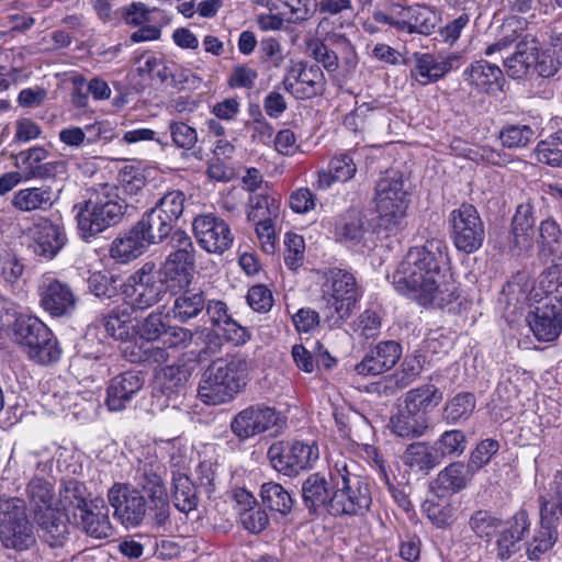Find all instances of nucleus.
Listing matches in <instances>:
<instances>
[{
	"instance_id": "nucleus-14",
	"label": "nucleus",
	"mask_w": 562,
	"mask_h": 562,
	"mask_svg": "<svg viewBox=\"0 0 562 562\" xmlns=\"http://www.w3.org/2000/svg\"><path fill=\"white\" fill-rule=\"evenodd\" d=\"M192 229L199 245L210 254L222 255L233 245L234 235L229 225L212 213L196 215Z\"/></svg>"
},
{
	"instance_id": "nucleus-64",
	"label": "nucleus",
	"mask_w": 562,
	"mask_h": 562,
	"mask_svg": "<svg viewBox=\"0 0 562 562\" xmlns=\"http://www.w3.org/2000/svg\"><path fill=\"white\" fill-rule=\"evenodd\" d=\"M130 322V313L127 310L120 307L113 308L104 319L106 333L115 339L124 340L128 331L126 324Z\"/></svg>"
},
{
	"instance_id": "nucleus-34",
	"label": "nucleus",
	"mask_w": 562,
	"mask_h": 562,
	"mask_svg": "<svg viewBox=\"0 0 562 562\" xmlns=\"http://www.w3.org/2000/svg\"><path fill=\"white\" fill-rule=\"evenodd\" d=\"M402 460L413 472L423 475H428L442 462L435 445L427 441H416L408 445Z\"/></svg>"
},
{
	"instance_id": "nucleus-21",
	"label": "nucleus",
	"mask_w": 562,
	"mask_h": 562,
	"mask_svg": "<svg viewBox=\"0 0 562 562\" xmlns=\"http://www.w3.org/2000/svg\"><path fill=\"white\" fill-rule=\"evenodd\" d=\"M145 375L140 371H125L114 376L108 386L106 405L110 411H123L143 389Z\"/></svg>"
},
{
	"instance_id": "nucleus-11",
	"label": "nucleus",
	"mask_w": 562,
	"mask_h": 562,
	"mask_svg": "<svg viewBox=\"0 0 562 562\" xmlns=\"http://www.w3.org/2000/svg\"><path fill=\"white\" fill-rule=\"evenodd\" d=\"M267 457L276 471L291 477L311 469L319 451L315 442L280 440L269 447Z\"/></svg>"
},
{
	"instance_id": "nucleus-42",
	"label": "nucleus",
	"mask_w": 562,
	"mask_h": 562,
	"mask_svg": "<svg viewBox=\"0 0 562 562\" xmlns=\"http://www.w3.org/2000/svg\"><path fill=\"white\" fill-rule=\"evenodd\" d=\"M34 520L43 531V539L53 548L63 547L68 539V525L54 510L45 512V514L35 517Z\"/></svg>"
},
{
	"instance_id": "nucleus-39",
	"label": "nucleus",
	"mask_w": 562,
	"mask_h": 562,
	"mask_svg": "<svg viewBox=\"0 0 562 562\" xmlns=\"http://www.w3.org/2000/svg\"><path fill=\"white\" fill-rule=\"evenodd\" d=\"M190 376L191 372L184 363H173L162 367L156 373V381L161 392L171 397L186 391Z\"/></svg>"
},
{
	"instance_id": "nucleus-56",
	"label": "nucleus",
	"mask_w": 562,
	"mask_h": 562,
	"mask_svg": "<svg viewBox=\"0 0 562 562\" xmlns=\"http://www.w3.org/2000/svg\"><path fill=\"white\" fill-rule=\"evenodd\" d=\"M145 59L144 64L137 68L139 76L147 75L150 78H157L160 82H166L168 78L172 77L173 64L166 61L161 56L155 54H146L140 56Z\"/></svg>"
},
{
	"instance_id": "nucleus-22",
	"label": "nucleus",
	"mask_w": 562,
	"mask_h": 562,
	"mask_svg": "<svg viewBox=\"0 0 562 562\" xmlns=\"http://www.w3.org/2000/svg\"><path fill=\"white\" fill-rule=\"evenodd\" d=\"M535 222L532 205L530 203L519 204L512 221V231L507 237L508 251L519 256L532 248Z\"/></svg>"
},
{
	"instance_id": "nucleus-35",
	"label": "nucleus",
	"mask_w": 562,
	"mask_h": 562,
	"mask_svg": "<svg viewBox=\"0 0 562 562\" xmlns=\"http://www.w3.org/2000/svg\"><path fill=\"white\" fill-rule=\"evenodd\" d=\"M397 18H404V32L409 34L418 33L429 35L438 23V14L429 7L416 4L414 7L404 8L395 5Z\"/></svg>"
},
{
	"instance_id": "nucleus-27",
	"label": "nucleus",
	"mask_w": 562,
	"mask_h": 562,
	"mask_svg": "<svg viewBox=\"0 0 562 562\" xmlns=\"http://www.w3.org/2000/svg\"><path fill=\"white\" fill-rule=\"evenodd\" d=\"M507 524L508 527L502 529L496 540V555L503 561L508 560L520 549V541L531 526L525 509L517 512Z\"/></svg>"
},
{
	"instance_id": "nucleus-10",
	"label": "nucleus",
	"mask_w": 562,
	"mask_h": 562,
	"mask_svg": "<svg viewBox=\"0 0 562 562\" xmlns=\"http://www.w3.org/2000/svg\"><path fill=\"white\" fill-rule=\"evenodd\" d=\"M450 239L456 249L464 255L476 252L485 240V225L476 207L462 203L448 216Z\"/></svg>"
},
{
	"instance_id": "nucleus-15",
	"label": "nucleus",
	"mask_w": 562,
	"mask_h": 562,
	"mask_svg": "<svg viewBox=\"0 0 562 562\" xmlns=\"http://www.w3.org/2000/svg\"><path fill=\"white\" fill-rule=\"evenodd\" d=\"M282 85L297 100L312 99L323 92L324 74L318 65L297 61L286 69Z\"/></svg>"
},
{
	"instance_id": "nucleus-30",
	"label": "nucleus",
	"mask_w": 562,
	"mask_h": 562,
	"mask_svg": "<svg viewBox=\"0 0 562 562\" xmlns=\"http://www.w3.org/2000/svg\"><path fill=\"white\" fill-rule=\"evenodd\" d=\"M353 151L335 155L328 162L326 169L317 172V188L326 190L335 182H347L357 172V164L353 159Z\"/></svg>"
},
{
	"instance_id": "nucleus-36",
	"label": "nucleus",
	"mask_w": 562,
	"mask_h": 562,
	"mask_svg": "<svg viewBox=\"0 0 562 562\" xmlns=\"http://www.w3.org/2000/svg\"><path fill=\"white\" fill-rule=\"evenodd\" d=\"M72 517L75 524L93 538L102 539L111 535L112 528L106 510L102 513L92 502L86 508L72 512Z\"/></svg>"
},
{
	"instance_id": "nucleus-48",
	"label": "nucleus",
	"mask_w": 562,
	"mask_h": 562,
	"mask_svg": "<svg viewBox=\"0 0 562 562\" xmlns=\"http://www.w3.org/2000/svg\"><path fill=\"white\" fill-rule=\"evenodd\" d=\"M539 289L546 295L539 302L562 308V265H551L540 274Z\"/></svg>"
},
{
	"instance_id": "nucleus-4",
	"label": "nucleus",
	"mask_w": 562,
	"mask_h": 562,
	"mask_svg": "<svg viewBox=\"0 0 562 562\" xmlns=\"http://www.w3.org/2000/svg\"><path fill=\"white\" fill-rule=\"evenodd\" d=\"M249 363L240 355L214 360L204 371L198 395L206 404L232 401L247 385Z\"/></svg>"
},
{
	"instance_id": "nucleus-51",
	"label": "nucleus",
	"mask_w": 562,
	"mask_h": 562,
	"mask_svg": "<svg viewBox=\"0 0 562 562\" xmlns=\"http://www.w3.org/2000/svg\"><path fill=\"white\" fill-rule=\"evenodd\" d=\"M559 532L555 529H547L540 525L532 538L526 542V553L529 560L538 561L550 551L558 541Z\"/></svg>"
},
{
	"instance_id": "nucleus-55",
	"label": "nucleus",
	"mask_w": 562,
	"mask_h": 562,
	"mask_svg": "<svg viewBox=\"0 0 562 562\" xmlns=\"http://www.w3.org/2000/svg\"><path fill=\"white\" fill-rule=\"evenodd\" d=\"M186 195L180 190H172L165 193L153 206L161 213L169 222L177 225L178 220L184 211Z\"/></svg>"
},
{
	"instance_id": "nucleus-53",
	"label": "nucleus",
	"mask_w": 562,
	"mask_h": 562,
	"mask_svg": "<svg viewBox=\"0 0 562 562\" xmlns=\"http://www.w3.org/2000/svg\"><path fill=\"white\" fill-rule=\"evenodd\" d=\"M467 437L462 430H447L434 442L441 461L447 457H459L467 449Z\"/></svg>"
},
{
	"instance_id": "nucleus-32",
	"label": "nucleus",
	"mask_w": 562,
	"mask_h": 562,
	"mask_svg": "<svg viewBox=\"0 0 562 562\" xmlns=\"http://www.w3.org/2000/svg\"><path fill=\"white\" fill-rule=\"evenodd\" d=\"M392 432L403 438L422 437L429 427V418L420 409L409 408L407 404L390 419Z\"/></svg>"
},
{
	"instance_id": "nucleus-46",
	"label": "nucleus",
	"mask_w": 562,
	"mask_h": 562,
	"mask_svg": "<svg viewBox=\"0 0 562 562\" xmlns=\"http://www.w3.org/2000/svg\"><path fill=\"white\" fill-rule=\"evenodd\" d=\"M89 496L90 493L85 483L76 479L63 481L59 488V503L64 510L67 512H78L80 508L89 506Z\"/></svg>"
},
{
	"instance_id": "nucleus-60",
	"label": "nucleus",
	"mask_w": 562,
	"mask_h": 562,
	"mask_svg": "<svg viewBox=\"0 0 562 562\" xmlns=\"http://www.w3.org/2000/svg\"><path fill=\"white\" fill-rule=\"evenodd\" d=\"M423 508L429 520L438 528H446L453 521V507L448 502L427 499Z\"/></svg>"
},
{
	"instance_id": "nucleus-63",
	"label": "nucleus",
	"mask_w": 562,
	"mask_h": 562,
	"mask_svg": "<svg viewBox=\"0 0 562 562\" xmlns=\"http://www.w3.org/2000/svg\"><path fill=\"white\" fill-rule=\"evenodd\" d=\"M172 143L181 149H191L198 142V133L194 127L184 122L172 121L169 123Z\"/></svg>"
},
{
	"instance_id": "nucleus-59",
	"label": "nucleus",
	"mask_w": 562,
	"mask_h": 562,
	"mask_svg": "<svg viewBox=\"0 0 562 562\" xmlns=\"http://www.w3.org/2000/svg\"><path fill=\"white\" fill-rule=\"evenodd\" d=\"M165 315L161 312L154 311L149 313L138 325L139 338L148 341L162 339L168 323L165 322Z\"/></svg>"
},
{
	"instance_id": "nucleus-23",
	"label": "nucleus",
	"mask_w": 562,
	"mask_h": 562,
	"mask_svg": "<svg viewBox=\"0 0 562 562\" xmlns=\"http://www.w3.org/2000/svg\"><path fill=\"white\" fill-rule=\"evenodd\" d=\"M335 485L331 483L330 472L328 476L323 473L310 474L302 484L303 504L312 515H319L322 512L329 514V503Z\"/></svg>"
},
{
	"instance_id": "nucleus-41",
	"label": "nucleus",
	"mask_w": 562,
	"mask_h": 562,
	"mask_svg": "<svg viewBox=\"0 0 562 562\" xmlns=\"http://www.w3.org/2000/svg\"><path fill=\"white\" fill-rule=\"evenodd\" d=\"M48 328L38 317L20 314L12 324V338L24 351Z\"/></svg>"
},
{
	"instance_id": "nucleus-18",
	"label": "nucleus",
	"mask_w": 562,
	"mask_h": 562,
	"mask_svg": "<svg viewBox=\"0 0 562 562\" xmlns=\"http://www.w3.org/2000/svg\"><path fill=\"white\" fill-rule=\"evenodd\" d=\"M402 356V346L395 340H383L372 347L355 366L362 376L379 375L391 370Z\"/></svg>"
},
{
	"instance_id": "nucleus-61",
	"label": "nucleus",
	"mask_w": 562,
	"mask_h": 562,
	"mask_svg": "<svg viewBox=\"0 0 562 562\" xmlns=\"http://www.w3.org/2000/svg\"><path fill=\"white\" fill-rule=\"evenodd\" d=\"M284 262L285 265L295 270L304 262L305 243L301 235L288 233L284 238Z\"/></svg>"
},
{
	"instance_id": "nucleus-24",
	"label": "nucleus",
	"mask_w": 562,
	"mask_h": 562,
	"mask_svg": "<svg viewBox=\"0 0 562 562\" xmlns=\"http://www.w3.org/2000/svg\"><path fill=\"white\" fill-rule=\"evenodd\" d=\"M463 79L472 89L486 94L502 91L505 83L502 69L486 60H477L467 67Z\"/></svg>"
},
{
	"instance_id": "nucleus-29",
	"label": "nucleus",
	"mask_w": 562,
	"mask_h": 562,
	"mask_svg": "<svg viewBox=\"0 0 562 562\" xmlns=\"http://www.w3.org/2000/svg\"><path fill=\"white\" fill-rule=\"evenodd\" d=\"M60 189L50 186L20 189L13 194L11 204L21 212L48 211L59 200Z\"/></svg>"
},
{
	"instance_id": "nucleus-40",
	"label": "nucleus",
	"mask_w": 562,
	"mask_h": 562,
	"mask_svg": "<svg viewBox=\"0 0 562 562\" xmlns=\"http://www.w3.org/2000/svg\"><path fill=\"white\" fill-rule=\"evenodd\" d=\"M136 228L144 233L149 245L160 244L172 233L176 225L155 209L146 211L135 223Z\"/></svg>"
},
{
	"instance_id": "nucleus-45",
	"label": "nucleus",
	"mask_w": 562,
	"mask_h": 562,
	"mask_svg": "<svg viewBox=\"0 0 562 562\" xmlns=\"http://www.w3.org/2000/svg\"><path fill=\"white\" fill-rule=\"evenodd\" d=\"M122 280L110 271H95L88 278V289L100 300H113L122 292Z\"/></svg>"
},
{
	"instance_id": "nucleus-13",
	"label": "nucleus",
	"mask_w": 562,
	"mask_h": 562,
	"mask_svg": "<svg viewBox=\"0 0 562 562\" xmlns=\"http://www.w3.org/2000/svg\"><path fill=\"white\" fill-rule=\"evenodd\" d=\"M114 517L126 528L140 525L148 512V499L127 483H114L108 491Z\"/></svg>"
},
{
	"instance_id": "nucleus-2",
	"label": "nucleus",
	"mask_w": 562,
	"mask_h": 562,
	"mask_svg": "<svg viewBox=\"0 0 562 562\" xmlns=\"http://www.w3.org/2000/svg\"><path fill=\"white\" fill-rule=\"evenodd\" d=\"M127 203L119 194V188L102 184L87 190L86 196L72 207L78 234L90 241L123 220Z\"/></svg>"
},
{
	"instance_id": "nucleus-31",
	"label": "nucleus",
	"mask_w": 562,
	"mask_h": 562,
	"mask_svg": "<svg viewBox=\"0 0 562 562\" xmlns=\"http://www.w3.org/2000/svg\"><path fill=\"white\" fill-rule=\"evenodd\" d=\"M149 246L144 233L134 224L112 241L110 256L117 262L126 263L143 255Z\"/></svg>"
},
{
	"instance_id": "nucleus-26",
	"label": "nucleus",
	"mask_w": 562,
	"mask_h": 562,
	"mask_svg": "<svg viewBox=\"0 0 562 562\" xmlns=\"http://www.w3.org/2000/svg\"><path fill=\"white\" fill-rule=\"evenodd\" d=\"M474 476V472L463 462H452L442 469L430 483V490L440 498L464 490Z\"/></svg>"
},
{
	"instance_id": "nucleus-57",
	"label": "nucleus",
	"mask_w": 562,
	"mask_h": 562,
	"mask_svg": "<svg viewBox=\"0 0 562 562\" xmlns=\"http://www.w3.org/2000/svg\"><path fill=\"white\" fill-rule=\"evenodd\" d=\"M533 137L535 132L529 125H508L499 132V139L506 148L526 147Z\"/></svg>"
},
{
	"instance_id": "nucleus-20",
	"label": "nucleus",
	"mask_w": 562,
	"mask_h": 562,
	"mask_svg": "<svg viewBox=\"0 0 562 562\" xmlns=\"http://www.w3.org/2000/svg\"><path fill=\"white\" fill-rule=\"evenodd\" d=\"M169 295L175 296V300L167 316L172 317L177 323L189 324L204 316L206 293L203 290L190 289V284H187L179 292Z\"/></svg>"
},
{
	"instance_id": "nucleus-33",
	"label": "nucleus",
	"mask_w": 562,
	"mask_h": 562,
	"mask_svg": "<svg viewBox=\"0 0 562 562\" xmlns=\"http://www.w3.org/2000/svg\"><path fill=\"white\" fill-rule=\"evenodd\" d=\"M538 41L526 35L516 45L515 53L504 61L506 74L519 79L532 71V66L537 61Z\"/></svg>"
},
{
	"instance_id": "nucleus-37",
	"label": "nucleus",
	"mask_w": 562,
	"mask_h": 562,
	"mask_svg": "<svg viewBox=\"0 0 562 562\" xmlns=\"http://www.w3.org/2000/svg\"><path fill=\"white\" fill-rule=\"evenodd\" d=\"M416 64L411 69V77L419 85L426 86L441 79L452 69V63L438 59L431 54H415Z\"/></svg>"
},
{
	"instance_id": "nucleus-17",
	"label": "nucleus",
	"mask_w": 562,
	"mask_h": 562,
	"mask_svg": "<svg viewBox=\"0 0 562 562\" xmlns=\"http://www.w3.org/2000/svg\"><path fill=\"white\" fill-rule=\"evenodd\" d=\"M40 303L53 317L70 316L77 308L78 295L72 288L58 279H47L40 288Z\"/></svg>"
},
{
	"instance_id": "nucleus-19",
	"label": "nucleus",
	"mask_w": 562,
	"mask_h": 562,
	"mask_svg": "<svg viewBox=\"0 0 562 562\" xmlns=\"http://www.w3.org/2000/svg\"><path fill=\"white\" fill-rule=\"evenodd\" d=\"M527 322L537 340L555 341L562 334V308L538 302L535 310L529 312Z\"/></svg>"
},
{
	"instance_id": "nucleus-62",
	"label": "nucleus",
	"mask_w": 562,
	"mask_h": 562,
	"mask_svg": "<svg viewBox=\"0 0 562 562\" xmlns=\"http://www.w3.org/2000/svg\"><path fill=\"white\" fill-rule=\"evenodd\" d=\"M499 443L494 439L482 440L475 449L471 452L468 467L474 472V474L486 465L492 457L498 451Z\"/></svg>"
},
{
	"instance_id": "nucleus-9",
	"label": "nucleus",
	"mask_w": 562,
	"mask_h": 562,
	"mask_svg": "<svg viewBox=\"0 0 562 562\" xmlns=\"http://www.w3.org/2000/svg\"><path fill=\"white\" fill-rule=\"evenodd\" d=\"M0 541L3 547L16 551L27 550L35 543L24 499L0 498Z\"/></svg>"
},
{
	"instance_id": "nucleus-44",
	"label": "nucleus",
	"mask_w": 562,
	"mask_h": 562,
	"mask_svg": "<svg viewBox=\"0 0 562 562\" xmlns=\"http://www.w3.org/2000/svg\"><path fill=\"white\" fill-rule=\"evenodd\" d=\"M260 497L263 506L282 516L288 515L294 505L291 494L281 484L274 482L261 485Z\"/></svg>"
},
{
	"instance_id": "nucleus-16",
	"label": "nucleus",
	"mask_w": 562,
	"mask_h": 562,
	"mask_svg": "<svg viewBox=\"0 0 562 562\" xmlns=\"http://www.w3.org/2000/svg\"><path fill=\"white\" fill-rule=\"evenodd\" d=\"M168 238V244L173 250L166 257L162 265L186 283L191 284L195 267V250L191 237L184 231L175 227Z\"/></svg>"
},
{
	"instance_id": "nucleus-54",
	"label": "nucleus",
	"mask_w": 562,
	"mask_h": 562,
	"mask_svg": "<svg viewBox=\"0 0 562 562\" xmlns=\"http://www.w3.org/2000/svg\"><path fill=\"white\" fill-rule=\"evenodd\" d=\"M502 526V519L488 510L479 509L469 519V527L476 537L490 541Z\"/></svg>"
},
{
	"instance_id": "nucleus-1",
	"label": "nucleus",
	"mask_w": 562,
	"mask_h": 562,
	"mask_svg": "<svg viewBox=\"0 0 562 562\" xmlns=\"http://www.w3.org/2000/svg\"><path fill=\"white\" fill-rule=\"evenodd\" d=\"M448 261L446 241L427 239L423 246L409 248L393 274V284L419 305L445 307L459 299L456 284L446 281L441 272Z\"/></svg>"
},
{
	"instance_id": "nucleus-50",
	"label": "nucleus",
	"mask_w": 562,
	"mask_h": 562,
	"mask_svg": "<svg viewBox=\"0 0 562 562\" xmlns=\"http://www.w3.org/2000/svg\"><path fill=\"white\" fill-rule=\"evenodd\" d=\"M476 406L474 394L461 392L447 402L443 409V417L448 423L456 424L468 419Z\"/></svg>"
},
{
	"instance_id": "nucleus-58",
	"label": "nucleus",
	"mask_w": 562,
	"mask_h": 562,
	"mask_svg": "<svg viewBox=\"0 0 562 562\" xmlns=\"http://www.w3.org/2000/svg\"><path fill=\"white\" fill-rule=\"evenodd\" d=\"M540 503V525L547 529L558 530V525L562 520V497L546 496L539 497Z\"/></svg>"
},
{
	"instance_id": "nucleus-47",
	"label": "nucleus",
	"mask_w": 562,
	"mask_h": 562,
	"mask_svg": "<svg viewBox=\"0 0 562 562\" xmlns=\"http://www.w3.org/2000/svg\"><path fill=\"white\" fill-rule=\"evenodd\" d=\"M172 502L181 513H189L198 506L196 487L186 474L172 477Z\"/></svg>"
},
{
	"instance_id": "nucleus-28",
	"label": "nucleus",
	"mask_w": 562,
	"mask_h": 562,
	"mask_svg": "<svg viewBox=\"0 0 562 562\" xmlns=\"http://www.w3.org/2000/svg\"><path fill=\"white\" fill-rule=\"evenodd\" d=\"M65 229L52 222H44L34 228L31 248L36 256L46 260L53 259L65 246Z\"/></svg>"
},
{
	"instance_id": "nucleus-25",
	"label": "nucleus",
	"mask_w": 562,
	"mask_h": 562,
	"mask_svg": "<svg viewBox=\"0 0 562 562\" xmlns=\"http://www.w3.org/2000/svg\"><path fill=\"white\" fill-rule=\"evenodd\" d=\"M204 315H207L211 324L222 329L225 338L234 345H244L249 340L248 329L228 314L227 305L223 301L206 297Z\"/></svg>"
},
{
	"instance_id": "nucleus-38",
	"label": "nucleus",
	"mask_w": 562,
	"mask_h": 562,
	"mask_svg": "<svg viewBox=\"0 0 562 562\" xmlns=\"http://www.w3.org/2000/svg\"><path fill=\"white\" fill-rule=\"evenodd\" d=\"M23 352L36 364L50 366L59 361L63 350L54 333L47 328Z\"/></svg>"
},
{
	"instance_id": "nucleus-43",
	"label": "nucleus",
	"mask_w": 562,
	"mask_h": 562,
	"mask_svg": "<svg viewBox=\"0 0 562 562\" xmlns=\"http://www.w3.org/2000/svg\"><path fill=\"white\" fill-rule=\"evenodd\" d=\"M30 509L33 517H38L53 508V487L42 477L32 479L26 486Z\"/></svg>"
},
{
	"instance_id": "nucleus-7",
	"label": "nucleus",
	"mask_w": 562,
	"mask_h": 562,
	"mask_svg": "<svg viewBox=\"0 0 562 562\" xmlns=\"http://www.w3.org/2000/svg\"><path fill=\"white\" fill-rule=\"evenodd\" d=\"M323 279L322 292L326 305L323 314L326 321L337 325L348 318L360 296L353 274L338 267L319 270Z\"/></svg>"
},
{
	"instance_id": "nucleus-49",
	"label": "nucleus",
	"mask_w": 562,
	"mask_h": 562,
	"mask_svg": "<svg viewBox=\"0 0 562 562\" xmlns=\"http://www.w3.org/2000/svg\"><path fill=\"white\" fill-rule=\"evenodd\" d=\"M442 401V392L434 384H424L406 393L405 404L413 409L428 411L438 406Z\"/></svg>"
},
{
	"instance_id": "nucleus-8",
	"label": "nucleus",
	"mask_w": 562,
	"mask_h": 562,
	"mask_svg": "<svg viewBox=\"0 0 562 562\" xmlns=\"http://www.w3.org/2000/svg\"><path fill=\"white\" fill-rule=\"evenodd\" d=\"M374 203L376 227L390 233L397 231L408 206L401 171L387 169L380 175L375 184Z\"/></svg>"
},
{
	"instance_id": "nucleus-52",
	"label": "nucleus",
	"mask_w": 562,
	"mask_h": 562,
	"mask_svg": "<svg viewBox=\"0 0 562 562\" xmlns=\"http://www.w3.org/2000/svg\"><path fill=\"white\" fill-rule=\"evenodd\" d=\"M536 153L538 161L552 167H562V130L540 140Z\"/></svg>"
},
{
	"instance_id": "nucleus-6",
	"label": "nucleus",
	"mask_w": 562,
	"mask_h": 562,
	"mask_svg": "<svg viewBox=\"0 0 562 562\" xmlns=\"http://www.w3.org/2000/svg\"><path fill=\"white\" fill-rule=\"evenodd\" d=\"M166 467L156 456H148L138 460L134 469V490L146 494L148 499V513L151 522L156 527H164L170 520V504L165 477Z\"/></svg>"
},
{
	"instance_id": "nucleus-5",
	"label": "nucleus",
	"mask_w": 562,
	"mask_h": 562,
	"mask_svg": "<svg viewBox=\"0 0 562 562\" xmlns=\"http://www.w3.org/2000/svg\"><path fill=\"white\" fill-rule=\"evenodd\" d=\"M330 479L335 491L329 503V515L364 516L372 505L369 480L352 473L345 462L335 464V469L330 470Z\"/></svg>"
},
{
	"instance_id": "nucleus-3",
	"label": "nucleus",
	"mask_w": 562,
	"mask_h": 562,
	"mask_svg": "<svg viewBox=\"0 0 562 562\" xmlns=\"http://www.w3.org/2000/svg\"><path fill=\"white\" fill-rule=\"evenodd\" d=\"M187 284L164 265L157 267L155 262L147 261L123 281L122 294L133 310L145 311Z\"/></svg>"
},
{
	"instance_id": "nucleus-12",
	"label": "nucleus",
	"mask_w": 562,
	"mask_h": 562,
	"mask_svg": "<svg viewBox=\"0 0 562 562\" xmlns=\"http://www.w3.org/2000/svg\"><path fill=\"white\" fill-rule=\"evenodd\" d=\"M282 423L281 413L265 403L251 404L239 411L231 422V430L235 437L245 441L261 435Z\"/></svg>"
}]
</instances>
